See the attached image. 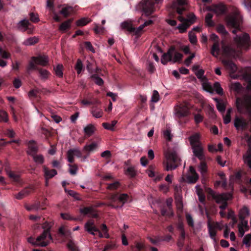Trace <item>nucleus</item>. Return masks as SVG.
I'll list each match as a JSON object with an SVG mask.
<instances>
[{"label":"nucleus","mask_w":251,"mask_h":251,"mask_svg":"<svg viewBox=\"0 0 251 251\" xmlns=\"http://www.w3.org/2000/svg\"><path fill=\"white\" fill-rule=\"evenodd\" d=\"M188 109L184 107H178L176 110V114L179 119L186 117L189 115Z\"/></svg>","instance_id":"nucleus-26"},{"label":"nucleus","mask_w":251,"mask_h":251,"mask_svg":"<svg viewBox=\"0 0 251 251\" xmlns=\"http://www.w3.org/2000/svg\"><path fill=\"white\" fill-rule=\"evenodd\" d=\"M81 214L84 216L88 215L89 217L97 218L99 217L98 210L94 207L93 206L89 207H84L79 209Z\"/></svg>","instance_id":"nucleus-11"},{"label":"nucleus","mask_w":251,"mask_h":251,"mask_svg":"<svg viewBox=\"0 0 251 251\" xmlns=\"http://www.w3.org/2000/svg\"><path fill=\"white\" fill-rule=\"evenodd\" d=\"M234 126L237 130H239L240 128L245 130L248 126V122L244 119L236 117L234 121Z\"/></svg>","instance_id":"nucleus-15"},{"label":"nucleus","mask_w":251,"mask_h":251,"mask_svg":"<svg viewBox=\"0 0 251 251\" xmlns=\"http://www.w3.org/2000/svg\"><path fill=\"white\" fill-rule=\"evenodd\" d=\"M226 20L228 26L234 28L232 30V32L234 34H236L237 31L240 30L241 19L239 16L237 15H228L226 17Z\"/></svg>","instance_id":"nucleus-7"},{"label":"nucleus","mask_w":251,"mask_h":251,"mask_svg":"<svg viewBox=\"0 0 251 251\" xmlns=\"http://www.w3.org/2000/svg\"><path fill=\"white\" fill-rule=\"evenodd\" d=\"M31 59L33 60H36V63L37 65L46 66L49 64V58L48 55L46 54H39L36 56V57L33 56V57H31Z\"/></svg>","instance_id":"nucleus-14"},{"label":"nucleus","mask_w":251,"mask_h":251,"mask_svg":"<svg viewBox=\"0 0 251 251\" xmlns=\"http://www.w3.org/2000/svg\"><path fill=\"white\" fill-rule=\"evenodd\" d=\"M126 174L131 177H133L136 176V171L134 169V167L129 166L126 171Z\"/></svg>","instance_id":"nucleus-48"},{"label":"nucleus","mask_w":251,"mask_h":251,"mask_svg":"<svg viewBox=\"0 0 251 251\" xmlns=\"http://www.w3.org/2000/svg\"><path fill=\"white\" fill-rule=\"evenodd\" d=\"M52 226L51 222L46 221L43 224L42 228L44 230L41 235L36 238L32 237L28 238L27 241L35 247H46L52 237L50 233V229Z\"/></svg>","instance_id":"nucleus-2"},{"label":"nucleus","mask_w":251,"mask_h":251,"mask_svg":"<svg viewBox=\"0 0 251 251\" xmlns=\"http://www.w3.org/2000/svg\"><path fill=\"white\" fill-rule=\"evenodd\" d=\"M249 215V210L247 207H244L239 212V219L240 220L245 219L246 216Z\"/></svg>","instance_id":"nucleus-40"},{"label":"nucleus","mask_w":251,"mask_h":251,"mask_svg":"<svg viewBox=\"0 0 251 251\" xmlns=\"http://www.w3.org/2000/svg\"><path fill=\"white\" fill-rule=\"evenodd\" d=\"M208 193L213 199L215 202L220 204L219 208L221 209H226L227 206V201L229 200L230 195L227 193L215 194L211 189H208Z\"/></svg>","instance_id":"nucleus-5"},{"label":"nucleus","mask_w":251,"mask_h":251,"mask_svg":"<svg viewBox=\"0 0 251 251\" xmlns=\"http://www.w3.org/2000/svg\"><path fill=\"white\" fill-rule=\"evenodd\" d=\"M75 69L76 71L77 75H79L84 70L83 63L80 59H77L76 63L75 66Z\"/></svg>","instance_id":"nucleus-38"},{"label":"nucleus","mask_w":251,"mask_h":251,"mask_svg":"<svg viewBox=\"0 0 251 251\" xmlns=\"http://www.w3.org/2000/svg\"><path fill=\"white\" fill-rule=\"evenodd\" d=\"M234 41L237 49L231 45H226V44L222 42V48L223 52L230 57H236L241 54L242 49L248 50L251 47V38L247 33H243L239 35H236L234 38Z\"/></svg>","instance_id":"nucleus-1"},{"label":"nucleus","mask_w":251,"mask_h":251,"mask_svg":"<svg viewBox=\"0 0 251 251\" xmlns=\"http://www.w3.org/2000/svg\"><path fill=\"white\" fill-rule=\"evenodd\" d=\"M216 31L222 34L225 37L228 35V32L226 29L225 26L221 24L218 25L216 27Z\"/></svg>","instance_id":"nucleus-36"},{"label":"nucleus","mask_w":251,"mask_h":251,"mask_svg":"<svg viewBox=\"0 0 251 251\" xmlns=\"http://www.w3.org/2000/svg\"><path fill=\"white\" fill-rule=\"evenodd\" d=\"M5 171L6 175L10 178L11 181L17 183H19L21 182V179L19 175L16 174L15 172L9 170L8 169H5Z\"/></svg>","instance_id":"nucleus-19"},{"label":"nucleus","mask_w":251,"mask_h":251,"mask_svg":"<svg viewBox=\"0 0 251 251\" xmlns=\"http://www.w3.org/2000/svg\"><path fill=\"white\" fill-rule=\"evenodd\" d=\"M231 88L237 93H240L242 86H241L240 82H235L231 83Z\"/></svg>","instance_id":"nucleus-50"},{"label":"nucleus","mask_w":251,"mask_h":251,"mask_svg":"<svg viewBox=\"0 0 251 251\" xmlns=\"http://www.w3.org/2000/svg\"><path fill=\"white\" fill-rule=\"evenodd\" d=\"M37 71L39 72L42 79H47L48 76L50 75V72L45 69L39 68Z\"/></svg>","instance_id":"nucleus-46"},{"label":"nucleus","mask_w":251,"mask_h":251,"mask_svg":"<svg viewBox=\"0 0 251 251\" xmlns=\"http://www.w3.org/2000/svg\"><path fill=\"white\" fill-rule=\"evenodd\" d=\"M186 219L189 226L193 227L194 226V222L192 217L190 214H187L186 215Z\"/></svg>","instance_id":"nucleus-62"},{"label":"nucleus","mask_w":251,"mask_h":251,"mask_svg":"<svg viewBox=\"0 0 251 251\" xmlns=\"http://www.w3.org/2000/svg\"><path fill=\"white\" fill-rule=\"evenodd\" d=\"M92 113L93 115V116L95 117L96 118H100L103 115V111L100 109L94 108L92 110Z\"/></svg>","instance_id":"nucleus-51"},{"label":"nucleus","mask_w":251,"mask_h":251,"mask_svg":"<svg viewBox=\"0 0 251 251\" xmlns=\"http://www.w3.org/2000/svg\"><path fill=\"white\" fill-rule=\"evenodd\" d=\"M28 147L29 149L27 153L30 155L35 154L38 151V147L36 143L34 141H30L28 143Z\"/></svg>","instance_id":"nucleus-28"},{"label":"nucleus","mask_w":251,"mask_h":251,"mask_svg":"<svg viewBox=\"0 0 251 251\" xmlns=\"http://www.w3.org/2000/svg\"><path fill=\"white\" fill-rule=\"evenodd\" d=\"M193 152L195 155L201 160L204 159V155L203 153V150L201 148V145H197L195 147L192 148Z\"/></svg>","instance_id":"nucleus-20"},{"label":"nucleus","mask_w":251,"mask_h":251,"mask_svg":"<svg viewBox=\"0 0 251 251\" xmlns=\"http://www.w3.org/2000/svg\"><path fill=\"white\" fill-rule=\"evenodd\" d=\"M220 41L213 43L210 50V53L215 57H217L220 53Z\"/></svg>","instance_id":"nucleus-22"},{"label":"nucleus","mask_w":251,"mask_h":251,"mask_svg":"<svg viewBox=\"0 0 251 251\" xmlns=\"http://www.w3.org/2000/svg\"><path fill=\"white\" fill-rule=\"evenodd\" d=\"M70 167L69 172L70 174L72 175H75L76 174L78 170V167L76 165H69Z\"/></svg>","instance_id":"nucleus-61"},{"label":"nucleus","mask_w":251,"mask_h":251,"mask_svg":"<svg viewBox=\"0 0 251 251\" xmlns=\"http://www.w3.org/2000/svg\"><path fill=\"white\" fill-rule=\"evenodd\" d=\"M223 63L226 69L230 71V73H234L237 71V66L232 61L224 60Z\"/></svg>","instance_id":"nucleus-24"},{"label":"nucleus","mask_w":251,"mask_h":251,"mask_svg":"<svg viewBox=\"0 0 251 251\" xmlns=\"http://www.w3.org/2000/svg\"><path fill=\"white\" fill-rule=\"evenodd\" d=\"M90 21L88 18H83L76 21V25L78 26H83L87 25Z\"/></svg>","instance_id":"nucleus-45"},{"label":"nucleus","mask_w":251,"mask_h":251,"mask_svg":"<svg viewBox=\"0 0 251 251\" xmlns=\"http://www.w3.org/2000/svg\"><path fill=\"white\" fill-rule=\"evenodd\" d=\"M33 156V159L38 164H43L44 161V159L43 155L38 154V155H32Z\"/></svg>","instance_id":"nucleus-58"},{"label":"nucleus","mask_w":251,"mask_h":251,"mask_svg":"<svg viewBox=\"0 0 251 251\" xmlns=\"http://www.w3.org/2000/svg\"><path fill=\"white\" fill-rule=\"evenodd\" d=\"M217 16H221L226 13V8L225 4L219 3L213 5L208 9Z\"/></svg>","instance_id":"nucleus-12"},{"label":"nucleus","mask_w":251,"mask_h":251,"mask_svg":"<svg viewBox=\"0 0 251 251\" xmlns=\"http://www.w3.org/2000/svg\"><path fill=\"white\" fill-rule=\"evenodd\" d=\"M121 26L122 29H126L129 32H133L134 30V27L132 26V25L126 21L124 22Z\"/></svg>","instance_id":"nucleus-37"},{"label":"nucleus","mask_w":251,"mask_h":251,"mask_svg":"<svg viewBox=\"0 0 251 251\" xmlns=\"http://www.w3.org/2000/svg\"><path fill=\"white\" fill-rule=\"evenodd\" d=\"M28 25H30V23L28 20L25 19L20 21L19 22V23L17 24V27L19 30L23 32H25V29H26Z\"/></svg>","instance_id":"nucleus-33"},{"label":"nucleus","mask_w":251,"mask_h":251,"mask_svg":"<svg viewBox=\"0 0 251 251\" xmlns=\"http://www.w3.org/2000/svg\"><path fill=\"white\" fill-rule=\"evenodd\" d=\"M189 41L192 44H195L197 42V39L195 33L192 31L189 32Z\"/></svg>","instance_id":"nucleus-57"},{"label":"nucleus","mask_w":251,"mask_h":251,"mask_svg":"<svg viewBox=\"0 0 251 251\" xmlns=\"http://www.w3.org/2000/svg\"><path fill=\"white\" fill-rule=\"evenodd\" d=\"M32 191V188L29 187H26L25 188L21 191L19 192L15 196V198L17 199L21 200L24 198V197H26L27 195L30 194Z\"/></svg>","instance_id":"nucleus-29"},{"label":"nucleus","mask_w":251,"mask_h":251,"mask_svg":"<svg viewBox=\"0 0 251 251\" xmlns=\"http://www.w3.org/2000/svg\"><path fill=\"white\" fill-rule=\"evenodd\" d=\"M197 194L198 195L199 199L201 203L203 204H205V195L203 193V191L201 189H199L197 190Z\"/></svg>","instance_id":"nucleus-44"},{"label":"nucleus","mask_w":251,"mask_h":251,"mask_svg":"<svg viewBox=\"0 0 251 251\" xmlns=\"http://www.w3.org/2000/svg\"><path fill=\"white\" fill-rule=\"evenodd\" d=\"M68 161L70 163H73L74 161V153L73 149H70L67 152Z\"/></svg>","instance_id":"nucleus-56"},{"label":"nucleus","mask_w":251,"mask_h":251,"mask_svg":"<svg viewBox=\"0 0 251 251\" xmlns=\"http://www.w3.org/2000/svg\"><path fill=\"white\" fill-rule=\"evenodd\" d=\"M185 238V230L182 228V232H180L179 235V238L177 242V245L179 247L180 250H181L184 245Z\"/></svg>","instance_id":"nucleus-32"},{"label":"nucleus","mask_w":251,"mask_h":251,"mask_svg":"<svg viewBox=\"0 0 251 251\" xmlns=\"http://www.w3.org/2000/svg\"><path fill=\"white\" fill-rule=\"evenodd\" d=\"M72 20L69 19L63 22L59 26V30L62 32H65L67 30L70 29L71 26Z\"/></svg>","instance_id":"nucleus-30"},{"label":"nucleus","mask_w":251,"mask_h":251,"mask_svg":"<svg viewBox=\"0 0 251 251\" xmlns=\"http://www.w3.org/2000/svg\"><path fill=\"white\" fill-rule=\"evenodd\" d=\"M39 69L38 67H37V64L36 63V60H33L32 58H31V60L28 63V66L26 67V70L28 72H29L32 70H38Z\"/></svg>","instance_id":"nucleus-41"},{"label":"nucleus","mask_w":251,"mask_h":251,"mask_svg":"<svg viewBox=\"0 0 251 251\" xmlns=\"http://www.w3.org/2000/svg\"><path fill=\"white\" fill-rule=\"evenodd\" d=\"M199 178V176L192 166L189 167V174L186 176V181L189 183H195Z\"/></svg>","instance_id":"nucleus-13"},{"label":"nucleus","mask_w":251,"mask_h":251,"mask_svg":"<svg viewBox=\"0 0 251 251\" xmlns=\"http://www.w3.org/2000/svg\"><path fill=\"white\" fill-rule=\"evenodd\" d=\"M214 89L216 93L219 95H223V89L222 88L220 83L218 82H215L213 85Z\"/></svg>","instance_id":"nucleus-53"},{"label":"nucleus","mask_w":251,"mask_h":251,"mask_svg":"<svg viewBox=\"0 0 251 251\" xmlns=\"http://www.w3.org/2000/svg\"><path fill=\"white\" fill-rule=\"evenodd\" d=\"M113 199L114 201L117 199L118 201V205L116 206L112 203H109L107 204V205L111 207L116 208L118 207V206H122L124 203L127 202L129 200V195L127 194H122L119 195V196L115 195L113 197Z\"/></svg>","instance_id":"nucleus-10"},{"label":"nucleus","mask_w":251,"mask_h":251,"mask_svg":"<svg viewBox=\"0 0 251 251\" xmlns=\"http://www.w3.org/2000/svg\"><path fill=\"white\" fill-rule=\"evenodd\" d=\"M183 56V55L182 53L175 51V47L172 46L166 53H164L162 55L161 61L164 65L172 60L174 63L180 62Z\"/></svg>","instance_id":"nucleus-4"},{"label":"nucleus","mask_w":251,"mask_h":251,"mask_svg":"<svg viewBox=\"0 0 251 251\" xmlns=\"http://www.w3.org/2000/svg\"><path fill=\"white\" fill-rule=\"evenodd\" d=\"M206 216L208 219L207 226L210 237L213 239H215L216 231H215V227L210 221V216L208 213H206Z\"/></svg>","instance_id":"nucleus-17"},{"label":"nucleus","mask_w":251,"mask_h":251,"mask_svg":"<svg viewBox=\"0 0 251 251\" xmlns=\"http://www.w3.org/2000/svg\"><path fill=\"white\" fill-rule=\"evenodd\" d=\"M176 2L178 4V7L176 8V12L179 15H182L185 10L184 5L186 4V0H176Z\"/></svg>","instance_id":"nucleus-31"},{"label":"nucleus","mask_w":251,"mask_h":251,"mask_svg":"<svg viewBox=\"0 0 251 251\" xmlns=\"http://www.w3.org/2000/svg\"><path fill=\"white\" fill-rule=\"evenodd\" d=\"M43 169L44 173V176L46 179V184L48 185V179L52 178V177L56 176L57 174V172L54 169L49 170L46 166H43Z\"/></svg>","instance_id":"nucleus-18"},{"label":"nucleus","mask_w":251,"mask_h":251,"mask_svg":"<svg viewBox=\"0 0 251 251\" xmlns=\"http://www.w3.org/2000/svg\"><path fill=\"white\" fill-rule=\"evenodd\" d=\"M91 77L94 80L95 83L99 86L102 85L103 83V79L101 77L98 76L97 74H94L92 75Z\"/></svg>","instance_id":"nucleus-47"},{"label":"nucleus","mask_w":251,"mask_h":251,"mask_svg":"<svg viewBox=\"0 0 251 251\" xmlns=\"http://www.w3.org/2000/svg\"><path fill=\"white\" fill-rule=\"evenodd\" d=\"M96 130V128L94 125L92 124L88 125L83 129L85 137L88 138L92 136Z\"/></svg>","instance_id":"nucleus-21"},{"label":"nucleus","mask_w":251,"mask_h":251,"mask_svg":"<svg viewBox=\"0 0 251 251\" xmlns=\"http://www.w3.org/2000/svg\"><path fill=\"white\" fill-rule=\"evenodd\" d=\"M200 136L199 134L197 133L189 137V142L192 148L195 147L196 146L200 145Z\"/></svg>","instance_id":"nucleus-25"},{"label":"nucleus","mask_w":251,"mask_h":251,"mask_svg":"<svg viewBox=\"0 0 251 251\" xmlns=\"http://www.w3.org/2000/svg\"><path fill=\"white\" fill-rule=\"evenodd\" d=\"M85 229L88 232L91 234L95 235V232H98L99 236L100 238L104 237V234L102 233L100 230L95 226L94 221L92 220H90L85 224Z\"/></svg>","instance_id":"nucleus-9"},{"label":"nucleus","mask_w":251,"mask_h":251,"mask_svg":"<svg viewBox=\"0 0 251 251\" xmlns=\"http://www.w3.org/2000/svg\"><path fill=\"white\" fill-rule=\"evenodd\" d=\"M163 161L164 169L165 171L175 170L180 165L181 159L175 150L168 151L165 155Z\"/></svg>","instance_id":"nucleus-3"},{"label":"nucleus","mask_w":251,"mask_h":251,"mask_svg":"<svg viewBox=\"0 0 251 251\" xmlns=\"http://www.w3.org/2000/svg\"><path fill=\"white\" fill-rule=\"evenodd\" d=\"M200 172L203 177H205L207 173V165L204 160H202L200 162L199 166Z\"/></svg>","instance_id":"nucleus-34"},{"label":"nucleus","mask_w":251,"mask_h":251,"mask_svg":"<svg viewBox=\"0 0 251 251\" xmlns=\"http://www.w3.org/2000/svg\"><path fill=\"white\" fill-rule=\"evenodd\" d=\"M38 42V38L34 36L26 39V40L24 42V44L25 46H31V45H34L37 43Z\"/></svg>","instance_id":"nucleus-43"},{"label":"nucleus","mask_w":251,"mask_h":251,"mask_svg":"<svg viewBox=\"0 0 251 251\" xmlns=\"http://www.w3.org/2000/svg\"><path fill=\"white\" fill-rule=\"evenodd\" d=\"M68 248L70 251H79L78 247L72 242L68 243Z\"/></svg>","instance_id":"nucleus-64"},{"label":"nucleus","mask_w":251,"mask_h":251,"mask_svg":"<svg viewBox=\"0 0 251 251\" xmlns=\"http://www.w3.org/2000/svg\"><path fill=\"white\" fill-rule=\"evenodd\" d=\"M159 100V94L156 90H154L152 95L151 100L153 102H157Z\"/></svg>","instance_id":"nucleus-60"},{"label":"nucleus","mask_w":251,"mask_h":251,"mask_svg":"<svg viewBox=\"0 0 251 251\" xmlns=\"http://www.w3.org/2000/svg\"><path fill=\"white\" fill-rule=\"evenodd\" d=\"M148 240L150 243L154 245L157 246L159 244L161 239L159 237L155 236L154 237H147Z\"/></svg>","instance_id":"nucleus-52"},{"label":"nucleus","mask_w":251,"mask_h":251,"mask_svg":"<svg viewBox=\"0 0 251 251\" xmlns=\"http://www.w3.org/2000/svg\"><path fill=\"white\" fill-rule=\"evenodd\" d=\"M162 0H142L139 3L145 14L149 16L153 13L154 10V3H159Z\"/></svg>","instance_id":"nucleus-6"},{"label":"nucleus","mask_w":251,"mask_h":251,"mask_svg":"<svg viewBox=\"0 0 251 251\" xmlns=\"http://www.w3.org/2000/svg\"><path fill=\"white\" fill-rule=\"evenodd\" d=\"M10 54L4 51L1 47H0V66L5 67L6 66V62L1 59V57L4 59H8L10 57Z\"/></svg>","instance_id":"nucleus-23"},{"label":"nucleus","mask_w":251,"mask_h":251,"mask_svg":"<svg viewBox=\"0 0 251 251\" xmlns=\"http://www.w3.org/2000/svg\"><path fill=\"white\" fill-rule=\"evenodd\" d=\"M213 14L208 13L205 16V23L209 26H213L215 25L212 21Z\"/></svg>","instance_id":"nucleus-39"},{"label":"nucleus","mask_w":251,"mask_h":251,"mask_svg":"<svg viewBox=\"0 0 251 251\" xmlns=\"http://www.w3.org/2000/svg\"><path fill=\"white\" fill-rule=\"evenodd\" d=\"M236 106L239 111H241L245 106L248 108H251V95H246L244 99L237 98Z\"/></svg>","instance_id":"nucleus-8"},{"label":"nucleus","mask_w":251,"mask_h":251,"mask_svg":"<svg viewBox=\"0 0 251 251\" xmlns=\"http://www.w3.org/2000/svg\"><path fill=\"white\" fill-rule=\"evenodd\" d=\"M243 160L246 164L251 169V148L250 147L243 155Z\"/></svg>","instance_id":"nucleus-27"},{"label":"nucleus","mask_w":251,"mask_h":251,"mask_svg":"<svg viewBox=\"0 0 251 251\" xmlns=\"http://www.w3.org/2000/svg\"><path fill=\"white\" fill-rule=\"evenodd\" d=\"M54 71L55 75L58 77L62 78L63 77V66L62 64H58L56 67H54Z\"/></svg>","instance_id":"nucleus-35"},{"label":"nucleus","mask_w":251,"mask_h":251,"mask_svg":"<svg viewBox=\"0 0 251 251\" xmlns=\"http://www.w3.org/2000/svg\"><path fill=\"white\" fill-rule=\"evenodd\" d=\"M216 107L221 112H224L226 111V105L223 103L218 102L216 104Z\"/></svg>","instance_id":"nucleus-63"},{"label":"nucleus","mask_w":251,"mask_h":251,"mask_svg":"<svg viewBox=\"0 0 251 251\" xmlns=\"http://www.w3.org/2000/svg\"><path fill=\"white\" fill-rule=\"evenodd\" d=\"M73 10V7L71 6H67L62 8L60 11V13L62 14L65 17H67L70 14L71 12Z\"/></svg>","instance_id":"nucleus-42"},{"label":"nucleus","mask_w":251,"mask_h":251,"mask_svg":"<svg viewBox=\"0 0 251 251\" xmlns=\"http://www.w3.org/2000/svg\"><path fill=\"white\" fill-rule=\"evenodd\" d=\"M243 242L247 247H250L251 242V234H247L243 238Z\"/></svg>","instance_id":"nucleus-55"},{"label":"nucleus","mask_w":251,"mask_h":251,"mask_svg":"<svg viewBox=\"0 0 251 251\" xmlns=\"http://www.w3.org/2000/svg\"><path fill=\"white\" fill-rule=\"evenodd\" d=\"M189 26L190 25L188 24V23H184L181 24H179L177 28L179 29L180 32L183 33L186 31Z\"/></svg>","instance_id":"nucleus-54"},{"label":"nucleus","mask_w":251,"mask_h":251,"mask_svg":"<svg viewBox=\"0 0 251 251\" xmlns=\"http://www.w3.org/2000/svg\"><path fill=\"white\" fill-rule=\"evenodd\" d=\"M8 121V117L6 111L0 110V122H7Z\"/></svg>","instance_id":"nucleus-49"},{"label":"nucleus","mask_w":251,"mask_h":251,"mask_svg":"<svg viewBox=\"0 0 251 251\" xmlns=\"http://www.w3.org/2000/svg\"><path fill=\"white\" fill-rule=\"evenodd\" d=\"M101 230L104 234V237L109 238L108 229L105 224H102L100 226Z\"/></svg>","instance_id":"nucleus-59"},{"label":"nucleus","mask_w":251,"mask_h":251,"mask_svg":"<svg viewBox=\"0 0 251 251\" xmlns=\"http://www.w3.org/2000/svg\"><path fill=\"white\" fill-rule=\"evenodd\" d=\"M98 148V144L95 142H93L90 144H86L85 145L82 149V151L87 154L86 155L84 156V159L87 158V156L92 151H94Z\"/></svg>","instance_id":"nucleus-16"}]
</instances>
